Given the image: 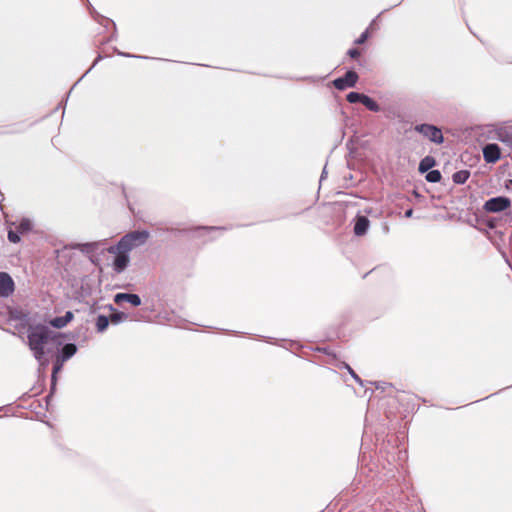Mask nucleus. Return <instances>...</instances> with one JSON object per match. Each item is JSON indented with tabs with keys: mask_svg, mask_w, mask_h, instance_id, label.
<instances>
[{
	"mask_svg": "<svg viewBox=\"0 0 512 512\" xmlns=\"http://www.w3.org/2000/svg\"><path fill=\"white\" fill-rule=\"evenodd\" d=\"M483 156L486 162L494 163L500 159V148L497 144H487L483 149Z\"/></svg>",
	"mask_w": 512,
	"mask_h": 512,
	"instance_id": "obj_9",
	"label": "nucleus"
},
{
	"mask_svg": "<svg viewBox=\"0 0 512 512\" xmlns=\"http://www.w3.org/2000/svg\"><path fill=\"white\" fill-rule=\"evenodd\" d=\"M425 178L430 183H437L441 180V173L439 170H431L428 171Z\"/></svg>",
	"mask_w": 512,
	"mask_h": 512,
	"instance_id": "obj_21",
	"label": "nucleus"
},
{
	"mask_svg": "<svg viewBox=\"0 0 512 512\" xmlns=\"http://www.w3.org/2000/svg\"><path fill=\"white\" fill-rule=\"evenodd\" d=\"M436 161L432 156L424 157L419 163V171L421 173L428 172L434 165Z\"/></svg>",
	"mask_w": 512,
	"mask_h": 512,
	"instance_id": "obj_14",
	"label": "nucleus"
},
{
	"mask_svg": "<svg viewBox=\"0 0 512 512\" xmlns=\"http://www.w3.org/2000/svg\"><path fill=\"white\" fill-rule=\"evenodd\" d=\"M110 318L105 315H99L96 320V328L98 332H103L109 325Z\"/></svg>",
	"mask_w": 512,
	"mask_h": 512,
	"instance_id": "obj_17",
	"label": "nucleus"
},
{
	"mask_svg": "<svg viewBox=\"0 0 512 512\" xmlns=\"http://www.w3.org/2000/svg\"><path fill=\"white\" fill-rule=\"evenodd\" d=\"M368 34H369L368 29H366V30H365V31H364V32L359 36V38H357V39L355 40V43H356V44H358V45L363 44V43L367 40V38H368Z\"/></svg>",
	"mask_w": 512,
	"mask_h": 512,
	"instance_id": "obj_23",
	"label": "nucleus"
},
{
	"mask_svg": "<svg viewBox=\"0 0 512 512\" xmlns=\"http://www.w3.org/2000/svg\"><path fill=\"white\" fill-rule=\"evenodd\" d=\"M76 352H77L76 345L72 344V343H68V344L64 345V347L62 348V352H61V355L59 356V358H61L62 361H67L72 356H74Z\"/></svg>",
	"mask_w": 512,
	"mask_h": 512,
	"instance_id": "obj_13",
	"label": "nucleus"
},
{
	"mask_svg": "<svg viewBox=\"0 0 512 512\" xmlns=\"http://www.w3.org/2000/svg\"><path fill=\"white\" fill-rule=\"evenodd\" d=\"M126 301L133 306L141 305V298L137 294L132 293H117L114 296V302L116 304H120L121 302Z\"/></svg>",
	"mask_w": 512,
	"mask_h": 512,
	"instance_id": "obj_10",
	"label": "nucleus"
},
{
	"mask_svg": "<svg viewBox=\"0 0 512 512\" xmlns=\"http://www.w3.org/2000/svg\"><path fill=\"white\" fill-rule=\"evenodd\" d=\"M325 176H326V170L324 168L322 171L321 177H320V182L324 179Z\"/></svg>",
	"mask_w": 512,
	"mask_h": 512,
	"instance_id": "obj_27",
	"label": "nucleus"
},
{
	"mask_svg": "<svg viewBox=\"0 0 512 512\" xmlns=\"http://www.w3.org/2000/svg\"><path fill=\"white\" fill-rule=\"evenodd\" d=\"M100 244H101V242H91V243L78 244V247L82 252L89 253V252L95 251L99 247Z\"/></svg>",
	"mask_w": 512,
	"mask_h": 512,
	"instance_id": "obj_18",
	"label": "nucleus"
},
{
	"mask_svg": "<svg viewBox=\"0 0 512 512\" xmlns=\"http://www.w3.org/2000/svg\"><path fill=\"white\" fill-rule=\"evenodd\" d=\"M73 319V313L71 311H67L64 316L55 317L50 321V324L55 328H63L65 327L71 320Z\"/></svg>",
	"mask_w": 512,
	"mask_h": 512,
	"instance_id": "obj_12",
	"label": "nucleus"
},
{
	"mask_svg": "<svg viewBox=\"0 0 512 512\" xmlns=\"http://www.w3.org/2000/svg\"><path fill=\"white\" fill-rule=\"evenodd\" d=\"M64 362L65 361H62L61 358L57 357L56 362L53 366V372H52V389H54V387H55L56 374L62 369Z\"/></svg>",
	"mask_w": 512,
	"mask_h": 512,
	"instance_id": "obj_19",
	"label": "nucleus"
},
{
	"mask_svg": "<svg viewBox=\"0 0 512 512\" xmlns=\"http://www.w3.org/2000/svg\"><path fill=\"white\" fill-rule=\"evenodd\" d=\"M27 338L35 359L45 367L48 364L45 355L51 352L50 345L55 342L54 333L46 326H36L29 329Z\"/></svg>",
	"mask_w": 512,
	"mask_h": 512,
	"instance_id": "obj_1",
	"label": "nucleus"
},
{
	"mask_svg": "<svg viewBox=\"0 0 512 512\" xmlns=\"http://www.w3.org/2000/svg\"><path fill=\"white\" fill-rule=\"evenodd\" d=\"M150 233L147 230H135L125 234L118 241L117 245L110 246L107 251L108 253H115L116 251L130 252L131 250L144 245Z\"/></svg>",
	"mask_w": 512,
	"mask_h": 512,
	"instance_id": "obj_2",
	"label": "nucleus"
},
{
	"mask_svg": "<svg viewBox=\"0 0 512 512\" xmlns=\"http://www.w3.org/2000/svg\"><path fill=\"white\" fill-rule=\"evenodd\" d=\"M370 226V221L366 216H357L354 224V234L356 236H363L367 233Z\"/></svg>",
	"mask_w": 512,
	"mask_h": 512,
	"instance_id": "obj_11",
	"label": "nucleus"
},
{
	"mask_svg": "<svg viewBox=\"0 0 512 512\" xmlns=\"http://www.w3.org/2000/svg\"><path fill=\"white\" fill-rule=\"evenodd\" d=\"M362 97H364V94L358 92H350L347 94L346 99L349 103H362Z\"/></svg>",
	"mask_w": 512,
	"mask_h": 512,
	"instance_id": "obj_22",
	"label": "nucleus"
},
{
	"mask_svg": "<svg viewBox=\"0 0 512 512\" xmlns=\"http://www.w3.org/2000/svg\"><path fill=\"white\" fill-rule=\"evenodd\" d=\"M362 104L373 112H378L380 110L379 105L369 96L364 94V97H362Z\"/></svg>",
	"mask_w": 512,
	"mask_h": 512,
	"instance_id": "obj_16",
	"label": "nucleus"
},
{
	"mask_svg": "<svg viewBox=\"0 0 512 512\" xmlns=\"http://www.w3.org/2000/svg\"><path fill=\"white\" fill-rule=\"evenodd\" d=\"M350 375L353 377V379L359 383L360 385H363V382L361 380V378L354 372V370L349 366V365H346Z\"/></svg>",
	"mask_w": 512,
	"mask_h": 512,
	"instance_id": "obj_24",
	"label": "nucleus"
},
{
	"mask_svg": "<svg viewBox=\"0 0 512 512\" xmlns=\"http://www.w3.org/2000/svg\"><path fill=\"white\" fill-rule=\"evenodd\" d=\"M127 319H128V314L124 313V312H116L110 316V321L113 324H119L123 321H126Z\"/></svg>",
	"mask_w": 512,
	"mask_h": 512,
	"instance_id": "obj_20",
	"label": "nucleus"
},
{
	"mask_svg": "<svg viewBox=\"0 0 512 512\" xmlns=\"http://www.w3.org/2000/svg\"><path fill=\"white\" fill-rule=\"evenodd\" d=\"M470 177L468 170H459L452 175V180L456 184H464Z\"/></svg>",
	"mask_w": 512,
	"mask_h": 512,
	"instance_id": "obj_15",
	"label": "nucleus"
},
{
	"mask_svg": "<svg viewBox=\"0 0 512 512\" xmlns=\"http://www.w3.org/2000/svg\"><path fill=\"white\" fill-rule=\"evenodd\" d=\"M121 55L126 56V57H131L132 56L130 54H123V53H121Z\"/></svg>",
	"mask_w": 512,
	"mask_h": 512,
	"instance_id": "obj_29",
	"label": "nucleus"
},
{
	"mask_svg": "<svg viewBox=\"0 0 512 512\" xmlns=\"http://www.w3.org/2000/svg\"><path fill=\"white\" fill-rule=\"evenodd\" d=\"M511 206V200L505 196H498L487 200L484 209L487 212L498 213L506 210Z\"/></svg>",
	"mask_w": 512,
	"mask_h": 512,
	"instance_id": "obj_4",
	"label": "nucleus"
},
{
	"mask_svg": "<svg viewBox=\"0 0 512 512\" xmlns=\"http://www.w3.org/2000/svg\"><path fill=\"white\" fill-rule=\"evenodd\" d=\"M415 131L436 144H441L444 137L440 128L431 124H420L415 126Z\"/></svg>",
	"mask_w": 512,
	"mask_h": 512,
	"instance_id": "obj_3",
	"label": "nucleus"
},
{
	"mask_svg": "<svg viewBox=\"0 0 512 512\" xmlns=\"http://www.w3.org/2000/svg\"><path fill=\"white\" fill-rule=\"evenodd\" d=\"M348 55H349L351 58H357V57H359V56H360V52H359V50H357V49H354V48H353V49H349V50H348Z\"/></svg>",
	"mask_w": 512,
	"mask_h": 512,
	"instance_id": "obj_25",
	"label": "nucleus"
},
{
	"mask_svg": "<svg viewBox=\"0 0 512 512\" xmlns=\"http://www.w3.org/2000/svg\"><path fill=\"white\" fill-rule=\"evenodd\" d=\"M15 225V230L8 231V240L12 243H18L21 240V235L29 232L32 229V223L29 219H22Z\"/></svg>",
	"mask_w": 512,
	"mask_h": 512,
	"instance_id": "obj_5",
	"label": "nucleus"
},
{
	"mask_svg": "<svg viewBox=\"0 0 512 512\" xmlns=\"http://www.w3.org/2000/svg\"><path fill=\"white\" fill-rule=\"evenodd\" d=\"M113 254L116 255L112 265L113 271L118 274L122 273L130 263L129 253L123 251H116Z\"/></svg>",
	"mask_w": 512,
	"mask_h": 512,
	"instance_id": "obj_8",
	"label": "nucleus"
},
{
	"mask_svg": "<svg viewBox=\"0 0 512 512\" xmlns=\"http://www.w3.org/2000/svg\"><path fill=\"white\" fill-rule=\"evenodd\" d=\"M14 281L6 272H0V296L9 297L14 292Z\"/></svg>",
	"mask_w": 512,
	"mask_h": 512,
	"instance_id": "obj_7",
	"label": "nucleus"
},
{
	"mask_svg": "<svg viewBox=\"0 0 512 512\" xmlns=\"http://www.w3.org/2000/svg\"><path fill=\"white\" fill-rule=\"evenodd\" d=\"M206 229L211 230V231H215V230H219L220 228H217V227H207Z\"/></svg>",
	"mask_w": 512,
	"mask_h": 512,
	"instance_id": "obj_28",
	"label": "nucleus"
},
{
	"mask_svg": "<svg viewBox=\"0 0 512 512\" xmlns=\"http://www.w3.org/2000/svg\"><path fill=\"white\" fill-rule=\"evenodd\" d=\"M413 215V210L412 209H408L406 212H405V217L406 218H410L412 217Z\"/></svg>",
	"mask_w": 512,
	"mask_h": 512,
	"instance_id": "obj_26",
	"label": "nucleus"
},
{
	"mask_svg": "<svg viewBox=\"0 0 512 512\" xmlns=\"http://www.w3.org/2000/svg\"><path fill=\"white\" fill-rule=\"evenodd\" d=\"M358 81V75L354 71H347L344 76L339 77L333 81L336 89L344 90L346 88L354 87Z\"/></svg>",
	"mask_w": 512,
	"mask_h": 512,
	"instance_id": "obj_6",
	"label": "nucleus"
}]
</instances>
